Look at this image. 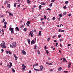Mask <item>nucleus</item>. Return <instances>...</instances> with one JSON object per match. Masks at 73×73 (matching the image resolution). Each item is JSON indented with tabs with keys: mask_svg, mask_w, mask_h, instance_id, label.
I'll return each mask as SVG.
<instances>
[{
	"mask_svg": "<svg viewBox=\"0 0 73 73\" xmlns=\"http://www.w3.org/2000/svg\"><path fill=\"white\" fill-rule=\"evenodd\" d=\"M50 72L53 71V70L52 69H50Z\"/></svg>",
	"mask_w": 73,
	"mask_h": 73,
	"instance_id": "3c124183",
	"label": "nucleus"
},
{
	"mask_svg": "<svg viewBox=\"0 0 73 73\" xmlns=\"http://www.w3.org/2000/svg\"><path fill=\"white\" fill-rule=\"evenodd\" d=\"M18 58H19L17 57V58H15V61H17V59H18Z\"/></svg>",
	"mask_w": 73,
	"mask_h": 73,
	"instance_id": "09e8293b",
	"label": "nucleus"
},
{
	"mask_svg": "<svg viewBox=\"0 0 73 73\" xmlns=\"http://www.w3.org/2000/svg\"><path fill=\"white\" fill-rule=\"evenodd\" d=\"M22 68H26V66H25V65L24 64H23L22 65Z\"/></svg>",
	"mask_w": 73,
	"mask_h": 73,
	"instance_id": "ddd939ff",
	"label": "nucleus"
},
{
	"mask_svg": "<svg viewBox=\"0 0 73 73\" xmlns=\"http://www.w3.org/2000/svg\"><path fill=\"white\" fill-rule=\"evenodd\" d=\"M3 28H7V26H6V25H5L4 26H3Z\"/></svg>",
	"mask_w": 73,
	"mask_h": 73,
	"instance_id": "49530a36",
	"label": "nucleus"
},
{
	"mask_svg": "<svg viewBox=\"0 0 73 73\" xmlns=\"http://www.w3.org/2000/svg\"><path fill=\"white\" fill-rule=\"evenodd\" d=\"M69 3V2L68 1H66L65 2V3L66 4H68V3Z\"/></svg>",
	"mask_w": 73,
	"mask_h": 73,
	"instance_id": "473e14b6",
	"label": "nucleus"
},
{
	"mask_svg": "<svg viewBox=\"0 0 73 73\" xmlns=\"http://www.w3.org/2000/svg\"><path fill=\"white\" fill-rule=\"evenodd\" d=\"M36 66V64H34L33 66V67L34 68V67H35V66Z\"/></svg>",
	"mask_w": 73,
	"mask_h": 73,
	"instance_id": "13d9d810",
	"label": "nucleus"
},
{
	"mask_svg": "<svg viewBox=\"0 0 73 73\" xmlns=\"http://www.w3.org/2000/svg\"><path fill=\"white\" fill-rule=\"evenodd\" d=\"M61 37V35H58V37L59 38H60V37Z\"/></svg>",
	"mask_w": 73,
	"mask_h": 73,
	"instance_id": "a19ab883",
	"label": "nucleus"
},
{
	"mask_svg": "<svg viewBox=\"0 0 73 73\" xmlns=\"http://www.w3.org/2000/svg\"><path fill=\"white\" fill-rule=\"evenodd\" d=\"M16 4H17V3H15L14 4V6L15 7H16Z\"/></svg>",
	"mask_w": 73,
	"mask_h": 73,
	"instance_id": "c85d7f7f",
	"label": "nucleus"
},
{
	"mask_svg": "<svg viewBox=\"0 0 73 73\" xmlns=\"http://www.w3.org/2000/svg\"><path fill=\"white\" fill-rule=\"evenodd\" d=\"M51 60V58L49 57L48 58V60Z\"/></svg>",
	"mask_w": 73,
	"mask_h": 73,
	"instance_id": "ea45409f",
	"label": "nucleus"
},
{
	"mask_svg": "<svg viewBox=\"0 0 73 73\" xmlns=\"http://www.w3.org/2000/svg\"><path fill=\"white\" fill-rule=\"evenodd\" d=\"M29 73H32V71L31 70H29Z\"/></svg>",
	"mask_w": 73,
	"mask_h": 73,
	"instance_id": "69168bd1",
	"label": "nucleus"
},
{
	"mask_svg": "<svg viewBox=\"0 0 73 73\" xmlns=\"http://www.w3.org/2000/svg\"><path fill=\"white\" fill-rule=\"evenodd\" d=\"M7 7L8 8H10L11 7V5L10 4H8L7 5Z\"/></svg>",
	"mask_w": 73,
	"mask_h": 73,
	"instance_id": "4468645a",
	"label": "nucleus"
},
{
	"mask_svg": "<svg viewBox=\"0 0 73 73\" xmlns=\"http://www.w3.org/2000/svg\"><path fill=\"white\" fill-rule=\"evenodd\" d=\"M34 70H36V71H38V72H42V70H40L38 69H36V68H34Z\"/></svg>",
	"mask_w": 73,
	"mask_h": 73,
	"instance_id": "9d476101",
	"label": "nucleus"
},
{
	"mask_svg": "<svg viewBox=\"0 0 73 73\" xmlns=\"http://www.w3.org/2000/svg\"><path fill=\"white\" fill-rule=\"evenodd\" d=\"M10 66H12V63L11 62L10 64Z\"/></svg>",
	"mask_w": 73,
	"mask_h": 73,
	"instance_id": "4c0bfd02",
	"label": "nucleus"
},
{
	"mask_svg": "<svg viewBox=\"0 0 73 73\" xmlns=\"http://www.w3.org/2000/svg\"><path fill=\"white\" fill-rule=\"evenodd\" d=\"M54 42H57V41L56 40H54Z\"/></svg>",
	"mask_w": 73,
	"mask_h": 73,
	"instance_id": "0e129e2a",
	"label": "nucleus"
},
{
	"mask_svg": "<svg viewBox=\"0 0 73 73\" xmlns=\"http://www.w3.org/2000/svg\"><path fill=\"white\" fill-rule=\"evenodd\" d=\"M35 43V42L34 40H32L31 42V45H33V44H34Z\"/></svg>",
	"mask_w": 73,
	"mask_h": 73,
	"instance_id": "423d86ee",
	"label": "nucleus"
},
{
	"mask_svg": "<svg viewBox=\"0 0 73 73\" xmlns=\"http://www.w3.org/2000/svg\"><path fill=\"white\" fill-rule=\"evenodd\" d=\"M5 21V19H3V21H2V22H3V23H4V22Z\"/></svg>",
	"mask_w": 73,
	"mask_h": 73,
	"instance_id": "5fc2aeb1",
	"label": "nucleus"
},
{
	"mask_svg": "<svg viewBox=\"0 0 73 73\" xmlns=\"http://www.w3.org/2000/svg\"><path fill=\"white\" fill-rule=\"evenodd\" d=\"M8 53L9 54H12V53H11V52L10 51H9Z\"/></svg>",
	"mask_w": 73,
	"mask_h": 73,
	"instance_id": "052dcab7",
	"label": "nucleus"
},
{
	"mask_svg": "<svg viewBox=\"0 0 73 73\" xmlns=\"http://www.w3.org/2000/svg\"><path fill=\"white\" fill-rule=\"evenodd\" d=\"M62 70V68L61 67H60L58 68V70H59V71H61V70Z\"/></svg>",
	"mask_w": 73,
	"mask_h": 73,
	"instance_id": "6ab92c4d",
	"label": "nucleus"
},
{
	"mask_svg": "<svg viewBox=\"0 0 73 73\" xmlns=\"http://www.w3.org/2000/svg\"><path fill=\"white\" fill-rule=\"evenodd\" d=\"M62 61L63 62H67V60L65 58H63V59Z\"/></svg>",
	"mask_w": 73,
	"mask_h": 73,
	"instance_id": "1a4fd4ad",
	"label": "nucleus"
},
{
	"mask_svg": "<svg viewBox=\"0 0 73 73\" xmlns=\"http://www.w3.org/2000/svg\"><path fill=\"white\" fill-rule=\"evenodd\" d=\"M47 20L48 21H50V19L49 18H47Z\"/></svg>",
	"mask_w": 73,
	"mask_h": 73,
	"instance_id": "864d4df0",
	"label": "nucleus"
},
{
	"mask_svg": "<svg viewBox=\"0 0 73 73\" xmlns=\"http://www.w3.org/2000/svg\"><path fill=\"white\" fill-rule=\"evenodd\" d=\"M46 64H48V65H52V64L50 63H48V62H46Z\"/></svg>",
	"mask_w": 73,
	"mask_h": 73,
	"instance_id": "9b49d317",
	"label": "nucleus"
},
{
	"mask_svg": "<svg viewBox=\"0 0 73 73\" xmlns=\"http://www.w3.org/2000/svg\"><path fill=\"white\" fill-rule=\"evenodd\" d=\"M44 49L46 50V46H44Z\"/></svg>",
	"mask_w": 73,
	"mask_h": 73,
	"instance_id": "6e6d98bb",
	"label": "nucleus"
},
{
	"mask_svg": "<svg viewBox=\"0 0 73 73\" xmlns=\"http://www.w3.org/2000/svg\"><path fill=\"white\" fill-rule=\"evenodd\" d=\"M46 52L47 53V54H49V51H48V50H46Z\"/></svg>",
	"mask_w": 73,
	"mask_h": 73,
	"instance_id": "bb28decb",
	"label": "nucleus"
},
{
	"mask_svg": "<svg viewBox=\"0 0 73 73\" xmlns=\"http://www.w3.org/2000/svg\"><path fill=\"white\" fill-rule=\"evenodd\" d=\"M22 53L23 54H24L25 55V54H27L25 51L24 50H22Z\"/></svg>",
	"mask_w": 73,
	"mask_h": 73,
	"instance_id": "39448f33",
	"label": "nucleus"
},
{
	"mask_svg": "<svg viewBox=\"0 0 73 73\" xmlns=\"http://www.w3.org/2000/svg\"><path fill=\"white\" fill-rule=\"evenodd\" d=\"M64 31H65V30H62L61 31V32H64Z\"/></svg>",
	"mask_w": 73,
	"mask_h": 73,
	"instance_id": "bf43d9fd",
	"label": "nucleus"
},
{
	"mask_svg": "<svg viewBox=\"0 0 73 73\" xmlns=\"http://www.w3.org/2000/svg\"><path fill=\"white\" fill-rule=\"evenodd\" d=\"M9 30L11 31V33H13V32H14L13 28L10 27Z\"/></svg>",
	"mask_w": 73,
	"mask_h": 73,
	"instance_id": "20e7f679",
	"label": "nucleus"
},
{
	"mask_svg": "<svg viewBox=\"0 0 73 73\" xmlns=\"http://www.w3.org/2000/svg\"><path fill=\"white\" fill-rule=\"evenodd\" d=\"M38 35L40 36H41V31H39V33Z\"/></svg>",
	"mask_w": 73,
	"mask_h": 73,
	"instance_id": "5701e85b",
	"label": "nucleus"
},
{
	"mask_svg": "<svg viewBox=\"0 0 73 73\" xmlns=\"http://www.w3.org/2000/svg\"><path fill=\"white\" fill-rule=\"evenodd\" d=\"M37 52H38V54H40V51H39V50H37Z\"/></svg>",
	"mask_w": 73,
	"mask_h": 73,
	"instance_id": "b1692460",
	"label": "nucleus"
},
{
	"mask_svg": "<svg viewBox=\"0 0 73 73\" xmlns=\"http://www.w3.org/2000/svg\"><path fill=\"white\" fill-rule=\"evenodd\" d=\"M12 45L13 46L14 48H15V47H16V46H17V45L16 44V42H12Z\"/></svg>",
	"mask_w": 73,
	"mask_h": 73,
	"instance_id": "7ed1b4c3",
	"label": "nucleus"
},
{
	"mask_svg": "<svg viewBox=\"0 0 73 73\" xmlns=\"http://www.w3.org/2000/svg\"><path fill=\"white\" fill-rule=\"evenodd\" d=\"M42 7V6L41 5H40L38 6L39 8H41Z\"/></svg>",
	"mask_w": 73,
	"mask_h": 73,
	"instance_id": "e433bc0d",
	"label": "nucleus"
},
{
	"mask_svg": "<svg viewBox=\"0 0 73 73\" xmlns=\"http://www.w3.org/2000/svg\"><path fill=\"white\" fill-rule=\"evenodd\" d=\"M50 38H47V40L48 41H50Z\"/></svg>",
	"mask_w": 73,
	"mask_h": 73,
	"instance_id": "2f4dec72",
	"label": "nucleus"
},
{
	"mask_svg": "<svg viewBox=\"0 0 73 73\" xmlns=\"http://www.w3.org/2000/svg\"><path fill=\"white\" fill-rule=\"evenodd\" d=\"M34 32H36V30H34V31H31V32L29 33V36H31V37H33V34Z\"/></svg>",
	"mask_w": 73,
	"mask_h": 73,
	"instance_id": "f257e3e1",
	"label": "nucleus"
},
{
	"mask_svg": "<svg viewBox=\"0 0 73 73\" xmlns=\"http://www.w3.org/2000/svg\"><path fill=\"white\" fill-rule=\"evenodd\" d=\"M13 55L14 56V57L15 58L17 57V56L16 55H15V54H13Z\"/></svg>",
	"mask_w": 73,
	"mask_h": 73,
	"instance_id": "412c9836",
	"label": "nucleus"
},
{
	"mask_svg": "<svg viewBox=\"0 0 73 73\" xmlns=\"http://www.w3.org/2000/svg\"><path fill=\"white\" fill-rule=\"evenodd\" d=\"M24 25H22L21 26L20 28H23V27H24Z\"/></svg>",
	"mask_w": 73,
	"mask_h": 73,
	"instance_id": "37998d69",
	"label": "nucleus"
},
{
	"mask_svg": "<svg viewBox=\"0 0 73 73\" xmlns=\"http://www.w3.org/2000/svg\"><path fill=\"white\" fill-rule=\"evenodd\" d=\"M27 24H31V23L30 22V21H27Z\"/></svg>",
	"mask_w": 73,
	"mask_h": 73,
	"instance_id": "c9c22d12",
	"label": "nucleus"
},
{
	"mask_svg": "<svg viewBox=\"0 0 73 73\" xmlns=\"http://www.w3.org/2000/svg\"><path fill=\"white\" fill-rule=\"evenodd\" d=\"M46 10H47V11H51V9H50L49 8L47 9Z\"/></svg>",
	"mask_w": 73,
	"mask_h": 73,
	"instance_id": "f704fd0d",
	"label": "nucleus"
},
{
	"mask_svg": "<svg viewBox=\"0 0 73 73\" xmlns=\"http://www.w3.org/2000/svg\"><path fill=\"white\" fill-rule=\"evenodd\" d=\"M64 73H68V71H64Z\"/></svg>",
	"mask_w": 73,
	"mask_h": 73,
	"instance_id": "338daca9",
	"label": "nucleus"
},
{
	"mask_svg": "<svg viewBox=\"0 0 73 73\" xmlns=\"http://www.w3.org/2000/svg\"><path fill=\"white\" fill-rule=\"evenodd\" d=\"M24 32H26V31H27V28H25L23 29Z\"/></svg>",
	"mask_w": 73,
	"mask_h": 73,
	"instance_id": "393cba45",
	"label": "nucleus"
},
{
	"mask_svg": "<svg viewBox=\"0 0 73 73\" xmlns=\"http://www.w3.org/2000/svg\"><path fill=\"white\" fill-rule=\"evenodd\" d=\"M70 65H71V63L69 62L68 63V68H70Z\"/></svg>",
	"mask_w": 73,
	"mask_h": 73,
	"instance_id": "dca6fc26",
	"label": "nucleus"
},
{
	"mask_svg": "<svg viewBox=\"0 0 73 73\" xmlns=\"http://www.w3.org/2000/svg\"><path fill=\"white\" fill-rule=\"evenodd\" d=\"M37 48V46L36 45H35L34 46V49H36V48Z\"/></svg>",
	"mask_w": 73,
	"mask_h": 73,
	"instance_id": "c756f323",
	"label": "nucleus"
},
{
	"mask_svg": "<svg viewBox=\"0 0 73 73\" xmlns=\"http://www.w3.org/2000/svg\"><path fill=\"white\" fill-rule=\"evenodd\" d=\"M26 24L28 27H30V26L29 25V24H28V23H26Z\"/></svg>",
	"mask_w": 73,
	"mask_h": 73,
	"instance_id": "e2e57ef3",
	"label": "nucleus"
},
{
	"mask_svg": "<svg viewBox=\"0 0 73 73\" xmlns=\"http://www.w3.org/2000/svg\"><path fill=\"white\" fill-rule=\"evenodd\" d=\"M12 70L13 71V73H15V70H14V69L12 68Z\"/></svg>",
	"mask_w": 73,
	"mask_h": 73,
	"instance_id": "cd10ccee",
	"label": "nucleus"
},
{
	"mask_svg": "<svg viewBox=\"0 0 73 73\" xmlns=\"http://www.w3.org/2000/svg\"><path fill=\"white\" fill-rule=\"evenodd\" d=\"M27 1H28L27 3L28 4H29L30 3H31V1H29V0Z\"/></svg>",
	"mask_w": 73,
	"mask_h": 73,
	"instance_id": "72a5a7b5",
	"label": "nucleus"
},
{
	"mask_svg": "<svg viewBox=\"0 0 73 73\" xmlns=\"http://www.w3.org/2000/svg\"><path fill=\"white\" fill-rule=\"evenodd\" d=\"M62 41H63V39H60V42H61Z\"/></svg>",
	"mask_w": 73,
	"mask_h": 73,
	"instance_id": "8fccbe9b",
	"label": "nucleus"
},
{
	"mask_svg": "<svg viewBox=\"0 0 73 73\" xmlns=\"http://www.w3.org/2000/svg\"><path fill=\"white\" fill-rule=\"evenodd\" d=\"M22 70H23V71L25 70V68H22Z\"/></svg>",
	"mask_w": 73,
	"mask_h": 73,
	"instance_id": "603ef678",
	"label": "nucleus"
},
{
	"mask_svg": "<svg viewBox=\"0 0 73 73\" xmlns=\"http://www.w3.org/2000/svg\"><path fill=\"white\" fill-rule=\"evenodd\" d=\"M10 46L11 48H14L13 45H12L11 44H10Z\"/></svg>",
	"mask_w": 73,
	"mask_h": 73,
	"instance_id": "4be33fe9",
	"label": "nucleus"
},
{
	"mask_svg": "<svg viewBox=\"0 0 73 73\" xmlns=\"http://www.w3.org/2000/svg\"><path fill=\"white\" fill-rule=\"evenodd\" d=\"M67 12H64L63 13V14L64 15H66V14H67Z\"/></svg>",
	"mask_w": 73,
	"mask_h": 73,
	"instance_id": "a878e982",
	"label": "nucleus"
},
{
	"mask_svg": "<svg viewBox=\"0 0 73 73\" xmlns=\"http://www.w3.org/2000/svg\"><path fill=\"white\" fill-rule=\"evenodd\" d=\"M0 17H4V16L3 15H1Z\"/></svg>",
	"mask_w": 73,
	"mask_h": 73,
	"instance_id": "774afa93",
	"label": "nucleus"
},
{
	"mask_svg": "<svg viewBox=\"0 0 73 73\" xmlns=\"http://www.w3.org/2000/svg\"><path fill=\"white\" fill-rule=\"evenodd\" d=\"M9 14L10 15H11L12 16H13V15L11 13L8 12Z\"/></svg>",
	"mask_w": 73,
	"mask_h": 73,
	"instance_id": "aec40b11",
	"label": "nucleus"
},
{
	"mask_svg": "<svg viewBox=\"0 0 73 73\" xmlns=\"http://www.w3.org/2000/svg\"><path fill=\"white\" fill-rule=\"evenodd\" d=\"M52 19L53 20H55V19H56V18L55 17H53L52 18Z\"/></svg>",
	"mask_w": 73,
	"mask_h": 73,
	"instance_id": "4d7b16f0",
	"label": "nucleus"
},
{
	"mask_svg": "<svg viewBox=\"0 0 73 73\" xmlns=\"http://www.w3.org/2000/svg\"><path fill=\"white\" fill-rule=\"evenodd\" d=\"M4 25H6V24H7V22H5L4 23Z\"/></svg>",
	"mask_w": 73,
	"mask_h": 73,
	"instance_id": "58836bf2",
	"label": "nucleus"
},
{
	"mask_svg": "<svg viewBox=\"0 0 73 73\" xmlns=\"http://www.w3.org/2000/svg\"><path fill=\"white\" fill-rule=\"evenodd\" d=\"M44 19H46V16H45V15H44Z\"/></svg>",
	"mask_w": 73,
	"mask_h": 73,
	"instance_id": "680f3d73",
	"label": "nucleus"
},
{
	"mask_svg": "<svg viewBox=\"0 0 73 73\" xmlns=\"http://www.w3.org/2000/svg\"><path fill=\"white\" fill-rule=\"evenodd\" d=\"M1 46L2 48H6V46H5V43H2L1 44Z\"/></svg>",
	"mask_w": 73,
	"mask_h": 73,
	"instance_id": "f03ea898",
	"label": "nucleus"
},
{
	"mask_svg": "<svg viewBox=\"0 0 73 73\" xmlns=\"http://www.w3.org/2000/svg\"><path fill=\"white\" fill-rule=\"evenodd\" d=\"M8 3V1H5V4H7Z\"/></svg>",
	"mask_w": 73,
	"mask_h": 73,
	"instance_id": "7c9ffc66",
	"label": "nucleus"
},
{
	"mask_svg": "<svg viewBox=\"0 0 73 73\" xmlns=\"http://www.w3.org/2000/svg\"><path fill=\"white\" fill-rule=\"evenodd\" d=\"M15 31H19V28H18V27H16L15 28Z\"/></svg>",
	"mask_w": 73,
	"mask_h": 73,
	"instance_id": "0eeeda50",
	"label": "nucleus"
},
{
	"mask_svg": "<svg viewBox=\"0 0 73 73\" xmlns=\"http://www.w3.org/2000/svg\"><path fill=\"white\" fill-rule=\"evenodd\" d=\"M40 4L42 5H45V3L44 2H42L40 3Z\"/></svg>",
	"mask_w": 73,
	"mask_h": 73,
	"instance_id": "2eb2a0df",
	"label": "nucleus"
},
{
	"mask_svg": "<svg viewBox=\"0 0 73 73\" xmlns=\"http://www.w3.org/2000/svg\"><path fill=\"white\" fill-rule=\"evenodd\" d=\"M62 14H59V17L60 18H61V17H62Z\"/></svg>",
	"mask_w": 73,
	"mask_h": 73,
	"instance_id": "a211bd4d",
	"label": "nucleus"
},
{
	"mask_svg": "<svg viewBox=\"0 0 73 73\" xmlns=\"http://www.w3.org/2000/svg\"><path fill=\"white\" fill-rule=\"evenodd\" d=\"M7 65L8 68H11V66H10V65H9V64H7Z\"/></svg>",
	"mask_w": 73,
	"mask_h": 73,
	"instance_id": "f3484780",
	"label": "nucleus"
},
{
	"mask_svg": "<svg viewBox=\"0 0 73 73\" xmlns=\"http://www.w3.org/2000/svg\"><path fill=\"white\" fill-rule=\"evenodd\" d=\"M30 41H31L30 39L29 38L28 39H27V42H28V44H31V42H30Z\"/></svg>",
	"mask_w": 73,
	"mask_h": 73,
	"instance_id": "6e6552de",
	"label": "nucleus"
},
{
	"mask_svg": "<svg viewBox=\"0 0 73 73\" xmlns=\"http://www.w3.org/2000/svg\"><path fill=\"white\" fill-rule=\"evenodd\" d=\"M52 3H51L49 5L50 7H52Z\"/></svg>",
	"mask_w": 73,
	"mask_h": 73,
	"instance_id": "a18cd8bd",
	"label": "nucleus"
},
{
	"mask_svg": "<svg viewBox=\"0 0 73 73\" xmlns=\"http://www.w3.org/2000/svg\"><path fill=\"white\" fill-rule=\"evenodd\" d=\"M60 47L62 48V44H61V43H60Z\"/></svg>",
	"mask_w": 73,
	"mask_h": 73,
	"instance_id": "c03bdc74",
	"label": "nucleus"
},
{
	"mask_svg": "<svg viewBox=\"0 0 73 73\" xmlns=\"http://www.w3.org/2000/svg\"><path fill=\"white\" fill-rule=\"evenodd\" d=\"M40 70H42L43 69V66H40Z\"/></svg>",
	"mask_w": 73,
	"mask_h": 73,
	"instance_id": "f8f14e48",
	"label": "nucleus"
},
{
	"mask_svg": "<svg viewBox=\"0 0 73 73\" xmlns=\"http://www.w3.org/2000/svg\"><path fill=\"white\" fill-rule=\"evenodd\" d=\"M58 45V42L56 43L55 46H57Z\"/></svg>",
	"mask_w": 73,
	"mask_h": 73,
	"instance_id": "de8ad7c7",
	"label": "nucleus"
},
{
	"mask_svg": "<svg viewBox=\"0 0 73 73\" xmlns=\"http://www.w3.org/2000/svg\"><path fill=\"white\" fill-rule=\"evenodd\" d=\"M67 8V7L66 6H64L63 7V8L64 9H66Z\"/></svg>",
	"mask_w": 73,
	"mask_h": 73,
	"instance_id": "79ce46f5",
	"label": "nucleus"
}]
</instances>
